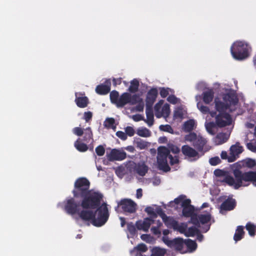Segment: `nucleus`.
Returning <instances> with one entry per match:
<instances>
[{
  "instance_id": "20e7f679",
  "label": "nucleus",
  "mask_w": 256,
  "mask_h": 256,
  "mask_svg": "<svg viewBox=\"0 0 256 256\" xmlns=\"http://www.w3.org/2000/svg\"><path fill=\"white\" fill-rule=\"evenodd\" d=\"M103 198L102 194L98 192H90L80 198V206L83 209L95 210L100 204Z\"/></svg>"
},
{
  "instance_id": "3c124183",
  "label": "nucleus",
  "mask_w": 256,
  "mask_h": 256,
  "mask_svg": "<svg viewBox=\"0 0 256 256\" xmlns=\"http://www.w3.org/2000/svg\"><path fill=\"white\" fill-rule=\"evenodd\" d=\"M136 226L132 222L128 223L127 228L130 234L134 235L136 234Z\"/></svg>"
},
{
  "instance_id": "58836bf2",
  "label": "nucleus",
  "mask_w": 256,
  "mask_h": 256,
  "mask_svg": "<svg viewBox=\"0 0 256 256\" xmlns=\"http://www.w3.org/2000/svg\"><path fill=\"white\" fill-rule=\"evenodd\" d=\"M198 233H199V230L198 227L191 226L187 228L184 236L187 237L194 236Z\"/></svg>"
},
{
  "instance_id": "052dcab7",
  "label": "nucleus",
  "mask_w": 256,
  "mask_h": 256,
  "mask_svg": "<svg viewBox=\"0 0 256 256\" xmlns=\"http://www.w3.org/2000/svg\"><path fill=\"white\" fill-rule=\"evenodd\" d=\"M92 117V113L90 112H84V119L86 120V122H88L90 120Z\"/></svg>"
},
{
  "instance_id": "c9c22d12",
  "label": "nucleus",
  "mask_w": 256,
  "mask_h": 256,
  "mask_svg": "<svg viewBox=\"0 0 256 256\" xmlns=\"http://www.w3.org/2000/svg\"><path fill=\"white\" fill-rule=\"evenodd\" d=\"M188 228V224L185 222H181L179 224L178 222L177 223V225L174 228V230H176L178 232L180 233L184 234L186 232V230Z\"/></svg>"
},
{
  "instance_id": "49530a36",
  "label": "nucleus",
  "mask_w": 256,
  "mask_h": 256,
  "mask_svg": "<svg viewBox=\"0 0 256 256\" xmlns=\"http://www.w3.org/2000/svg\"><path fill=\"white\" fill-rule=\"evenodd\" d=\"M198 136L194 132H190L189 134L185 136L184 140L186 141L192 142V143H194V142L196 140Z\"/></svg>"
},
{
  "instance_id": "ea45409f",
  "label": "nucleus",
  "mask_w": 256,
  "mask_h": 256,
  "mask_svg": "<svg viewBox=\"0 0 256 256\" xmlns=\"http://www.w3.org/2000/svg\"><path fill=\"white\" fill-rule=\"evenodd\" d=\"M246 228L248 231L250 236H254L255 235L256 226L254 224L248 222L246 226Z\"/></svg>"
},
{
  "instance_id": "cd10ccee",
  "label": "nucleus",
  "mask_w": 256,
  "mask_h": 256,
  "mask_svg": "<svg viewBox=\"0 0 256 256\" xmlns=\"http://www.w3.org/2000/svg\"><path fill=\"white\" fill-rule=\"evenodd\" d=\"M76 98L75 102L77 106L80 108H84L87 106L88 104V99L86 96L78 97V93H76Z\"/></svg>"
},
{
  "instance_id": "dca6fc26",
  "label": "nucleus",
  "mask_w": 256,
  "mask_h": 256,
  "mask_svg": "<svg viewBox=\"0 0 256 256\" xmlns=\"http://www.w3.org/2000/svg\"><path fill=\"white\" fill-rule=\"evenodd\" d=\"M111 81L110 79L106 80L104 84H100L96 86V92L100 95L108 94L110 90Z\"/></svg>"
},
{
  "instance_id": "774afa93",
  "label": "nucleus",
  "mask_w": 256,
  "mask_h": 256,
  "mask_svg": "<svg viewBox=\"0 0 256 256\" xmlns=\"http://www.w3.org/2000/svg\"><path fill=\"white\" fill-rule=\"evenodd\" d=\"M137 250L142 252H146L148 250L146 246L144 244H140L137 246Z\"/></svg>"
},
{
  "instance_id": "8fccbe9b",
  "label": "nucleus",
  "mask_w": 256,
  "mask_h": 256,
  "mask_svg": "<svg viewBox=\"0 0 256 256\" xmlns=\"http://www.w3.org/2000/svg\"><path fill=\"white\" fill-rule=\"evenodd\" d=\"M136 144V147L140 150L144 149L148 146V143L141 139L138 140Z\"/></svg>"
},
{
  "instance_id": "4be33fe9",
  "label": "nucleus",
  "mask_w": 256,
  "mask_h": 256,
  "mask_svg": "<svg viewBox=\"0 0 256 256\" xmlns=\"http://www.w3.org/2000/svg\"><path fill=\"white\" fill-rule=\"evenodd\" d=\"M223 100L228 104L230 106H236L238 104V98L233 93H227L223 96Z\"/></svg>"
},
{
  "instance_id": "4468645a",
  "label": "nucleus",
  "mask_w": 256,
  "mask_h": 256,
  "mask_svg": "<svg viewBox=\"0 0 256 256\" xmlns=\"http://www.w3.org/2000/svg\"><path fill=\"white\" fill-rule=\"evenodd\" d=\"M232 118L229 114H219L216 117V124L222 128L230 124Z\"/></svg>"
},
{
  "instance_id": "2eb2a0df",
  "label": "nucleus",
  "mask_w": 256,
  "mask_h": 256,
  "mask_svg": "<svg viewBox=\"0 0 256 256\" xmlns=\"http://www.w3.org/2000/svg\"><path fill=\"white\" fill-rule=\"evenodd\" d=\"M182 152L184 156L188 158H192L193 160H196L200 157L198 152L188 145L182 146Z\"/></svg>"
},
{
  "instance_id": "69168bd1",
  "label": "nucleus",
  "mask_w": 256,
  "mask_h": 256,
  "mask_svg": "<svg viewBox=\"0 0 256 256\" xmlns=\"http://www.w3.org/2000/svg\"><path fill=\"white\" fill-rule=\"evenodd\" d=\"M167 100L172 104H176L178 102V98L174 95H170L167 98Z\"/></svg>"
},
{
  "instance_id": "f03ea898",
  "label": "nucleus",
  "mask_w": 256,
  "mask_h": 256,
  "mask_svg": "<svg viewBox=\"0 0 256 256\" xmlns=\"http://www.w3.org/2000/svg\"><path fill=\"white\" fill-rule=\"evenodd\" d=\"M110 98L111 102L118 108H122L128 104L132 106L136 104L141 100V98L137 94L132 95L125 92L120 95L119 92L115 90L110 92Z\"/></svg>"
},
{
  "instance_id": "9d476101",
  "label": "nucleus",
  "mask_w": 256,
  "mask_h": 256,
  "mask_svg": "<svg viewBox=\"0 0 256 256\" xmlns=\"http://www.w3.org/2000/svg\"><path fill=\"white\" fill-rule=\"evenodd\" d=\"M162 240L169 248L180 252L182 250L184 245V240L180 237L170 240L168 236H163Z\"/></svg>"
},
{
  "instance_id": "6e6552de",
  "label": "nucleus",
  "mask_w": 256,
  "mask_h": 256,
  "mask_svg": "<svg viewBox=\"0 0 256 256\" xmlns=\"http://www.w3.org/2000/svg\"><path fill=\"white\" fill-rule=\"evenodd\" d=\"M230 52L234 58L237 60H244L248 56V44L241 41L234 42L231 46Z\"/></svg>"
},
{
  "instance_id": "79ce46f5",
  "label": "nucleus",
  "mask_w": 256,
  "mask_h": 256,
  "mask_svg": "<svg viewBox=\"0 0 256 256\" xmlns=\"http://www.w3.org/2000/svg\"><path fill=\"white\" fill-rule=\"evenodd\" d=\"M178 221L173 218L168 217L164 222L165 224L169 228H172L173 230L177 225Z\"/></svg>"
},
{
  "instance_id": "e433bc0d",
  "label": "nucleus",
  "mask_w": 256,
  "mask_h": 256,
  "mask_svg": "<svg viewBox=\"0 0 256 256\" xmlns=\"http://www.w3.org/2000/svg\"><path fill=\"white\" fill-rule=\"evenodd\" d=\"M139 82L136 79H134L130 82V85L128 88V91L131 93L136 92L139 87Z\"/></svg>"
},
{
  "instance_id": "c03bdc74",
  "label": "nucleus",
  "mask_w": 256,
  "mask_h": 256,
  "mask_svg": "<svg viewBox=\"0 0 256 256\" xmlns=\"http://www.w3.org/2000/svg\"><path fill=\"white\" fill-rule=\"evenodd\" d=\"M216 126V124L214 122H210L206 124V128L207 132L212 135H214L215 134L214 129Z\"/></svg>"
},
{
  "instance_id": "423d86ee",
  "label": "nucleus",
  "mask_w": 256,
  "mask_h": 256,
  "mask_svg": "<svg viewBox=\"0 0 256 256\" xmlns=\"http://www.w3.org/2000/svg\"><path fill=\"white\" fill-rule=\"evenodd\" d=\"M212 218L210 214H194L190 220L191 223L198 228H200L202 232H206L210 228V224H209Z\"/></svg>"
},
{
  "instance_id": "37998d69",
  "label": "nucleus",
  "mask_w": 256,
  "mask_h": 256,
  "mask_svg": "<svg viewBox=\"0 0 256 256\" xmlns=\"http://www.w3.org/2000/svg\"><path fill=\"white\" fill-rule=\"evenodd\" d=\"M114 123L115 120L114 118H107L104 122V127L108 128H115Z\"/></svg>"
},
{
  "instance_id": "f8f14e48",
  "label": "nucleus",
  "mask_w": 256,
  "mask_h": 256,
  "mask_svg": "<svg viewBox=\"0 0 256 256\" xmlns=\"http://www.w3.org/2000/svg\"><path fill=\"white\" fill-rule=\"evenodd\" d=\"M108 159L111 162L122 160L126 158V154L123 150L112 149L109 154H106Z\"/></svg>"
},
{
  "instance_id": "09e8293b",
  "label": "nucleus",
  "mask_w": 256,
  "mask_h": 256,
  "mask_svg": "<svg viewBox=\"0 0 256 256\" xmlns=\"http://www.w3.org/2000/svg\"><path fill=\"white\" fill-rule=\"evenodd\" d=\"M159 128L161 131L168 132L170 134H174V130L169 124L160 125Z\"/></svg>"
},
{
  "instance_id": "a19ab883",
  "label": "nucleus",
  "mask_w": 256,
  "mask_h": 256,
  "mask_svg": "<svg viewBox=\"0 0 256 256\" xmlns=\"http://www.w3.org/2000/svg\"><path fill=\"white\" fill-rule=\"evenodd\" d=\"M166 254V249L156 247L152 249V255L155 256H164Z\"/></svg>"
},
{
  "instance_id": "7ed1b4c3",
  "label": "nucleus",
  "mask_w": 256,
  "mask_h": 256,
  "mask_svg": "<svg viewBox=\"0 0 256 256\" xmlns=\"http://www.w3.org/2000/svg\"><path fill=\"white\" fill-rule=\"evenodd\" d=\"M168 158L170 159V163L171 166L179 162L178 156H175L173 157L170 154L169 148L165 146H160L158 148L157 162L158 168L164 172H168L170 170V168L168 163Z\"/></svg>"
},
{
  "instance_id": "412c9836",
  "label": "nucleus",
  "mask_w": 256,
  "mask_h": 256,
  "mask_svg": "<svg viewBox=\"0 0 256 256\" xmlns=\"http://www.w3.org/2000/svg\"><path fill=\"white\" fill-rule=\"evenodd\" d=\"M214 103L215 108L219 114H228L226 112V110L230 109V104L216 99L215 100Z\"/></svg>"
},
{
  "instance_id": "f3484780",
  "label": "nucleus",
  "mask_w": 256,
  "mask_h": 256,
  "mask_svg": "<svg viewBox=\"0 0 256 256\" xmlns=\"http://www.w3.org/2000/svg\"><path fill=\"white\" fill-rule=\"evenodd\" d=\"M154 222V220L150 218H146L143 221L140 220L136 222V226L138 230H142L144 232H148L150 226Z\"/></svg>"
},
{
  "instance_id": "ddd939ff",
  "label": "nucleus",
  "mask_w": 256,
  "mask_h": 256,
  "mask_svg": "<svg viewBox=\"0 0 256 256\" xmlns=\"http://www.w3.org/2000/svg\"><path fill=\"white\" fill-rule=\"evenodd\" d=\"M243 150L242 146H240V144L238 142H236L235 144L232 145L230 149V156H228V162H234L238 158V155Z\"/></svg>"
},
{
  "instance_id": "a18cd8bd",
  "label": "nucleus",
  "mask_w": 256,
  "mask_h": 256,
  "mask_svg": "<svg viewBox=\"0 0 256 256\" xmlns=\"http://www.w3.org/2000/svg\"><path fill=\"white\" fill-rule=\"evenodd\" d=\"M198 109L204 114H207L210 112V108L208 106H204L202 102H198L197 104Z\"/></svg>"
},
{
  "instance_id": "bf43d9fd",
  "label": "nucleus",
  "mask_w": 256,
  "mask_h": 256,
  "mask_svg": "<svg viewBox=\"0 0 256 256\" xmlns=\"http://www.w3.org/2000/svg\"><path fill=\"white\" fill-rule=\"evenodd\" d=\"M162 225V224L160 222V220H158V226H157V227L153 226L152 228L151 231L155 235L160 234L161 232H160V230H159L158 226H160Z\"/></svg>"
},
{
  "instance_id": "72a5a7b5",
  "label": "nucleus",
  "mask_w": 256,
  "mask_h": 256,
  "mask_svg": "<svg viewBox=\"0 0 256 256\" xmlns=\"http://www.w3.org/2000/svg\"><path fill=\"white\" fill-rule=\"evenodd\" d=\"M76 149L80 152H86L88 149L87 145L80 141V138L78 139L74 144Z\"/></svg>"
},
{
  "instance_id": "338daca9",
  "label": "nucleus",
  "mask_w": 256,
  "mask_h": 256,
  "mask_svg": "<svg viewBox=\"0 0 256 256\" xmlns=\"http://www.w3.org/2000/svg\"><path fill=\"white\" fill-rule=\"evenodd\" d=\"M190 204H191V200L189 198H188V199L182 200L181 206L182 208H186V207H188L190 206H192V205H191Z\"/></svg>"
},
{
  "instance_id": "5701e85b",
  "label": "nucleus",
  "mask_w": 256,
  "mask_h": 256,
  "mask_svg": "<svg viewBox=\"0 0 256 256\" xmlns=\"http://www.w3.org/2000/svg\"><path fill=\"white\" fill-rule=\"evenodd\" d=\"M206 142L207 141L206 138H204L201 136L198 135L196 140L194 142V143H192V146L198 152H202Z\"/></svg>"
},
{
  "instance_id": "f257e3e1",
  "label": "nucleus",
  "mask_w": 256,
  "mask_h": 256,
  "mask_svg": "<svg viewBox=\"0 0 256 256\" xmlns=\"http://www.w3.org/2000/svg\"><path fill=\"white\" fill-rule=\"evenodd\" d=\"M234 178L228 175L222 182L228 186H233L236 190L242 186H247L250 182L256 186V171L242 172L238 168H236L232 172Z\"/></svg>"
},
{
  "instance_id": "f704fd0d",
  "label": "nucleus",
  "mask_w": 256,
  "mask_h": 256,
  "mask_svg": "<svg viewBox=\"0 0 256 256\" xmlns=\"http://www.w3.org/2000/svg\"><path fill=\"white\" fill-rule=\"evenodd\" d=\"M184 244L187 246L188 249L190 252H193L197 248V244L196 242L191 239H187L184 240Z\"/></svg>"
},
{
  "instance_id": "9b49d317",
  "label": "nucleus",
  "mask_w": 256,
  "mask_h": 256,
  "mask_svg": "<svg viewBox=\"0 0 256 256\" xmlns=\"http://www.w3.org/2000/svg\"><path fill=\"white\" fill-rule=\"evenodd\" d=\"M80 206V202H76L74 198H71L66 200L64 209L68 214L72 215L79 212Z\"/></svg>"
},
{
  "instance_id": "4d7b16f0",
  "label": "nucleus",
  "mask_w": 256,
  "mask_h": 256,
  "mask_svg": "<svg viewBox=\"0 0 256 256\" xmlns=\"http://www.w3.org/2000/svg\"><path fill=\"white\" fill-rule=\"evenodd\" d=\"M138 104L135 108V110L137 112H142L144 108V104L142 101V99L141 98V100L140 102H136Z\"/></svg>"
},
{
  "instance_id": "39448f33",
  "label": "nucleus",
  "mask_w": 256,
  "mask_h": 256,
  "mask_svg": "<svg viewBox=\"0 0 256 256\" xmlns=\"http://www.w3.org/2000/svg\"><path fill=\"white\" fill-rule=\"evenodd\" d=\"M96 209L94 212V218L92 224L98 227L102 226L106 222L110 216L108 205L106 202H103Z\"/></svg>"
},
{
  "instance_id": "0eeeda50",
  "label": "nucleus",
  "mask_w": 256,
  "mask_h": 256,
  "mask_svg": "<svg viewBox=\"0 0 256 256\" xmlns=\"http://www.w3.org/2000/svg\"><path fill=\"white\" fill-rule=\"evenodd\" d=\"M90 182L86 178H78L74 184V188L72 194L74 198H80L85 196L90 190Z\"/></svg>"
},
{
  "instance_id": "a878e982",
  "label": "nucleus",
  "mask_w": 256,
  "mask_h": 256,
  "mask_svg": "<svg viewBox=\"0 0 256 256\" xmlns=\"http://www.w3.org/2000/svg\"><path fill=\"white\" fill-rule=\"evenodd\" d=\"M136 172L140 176H144L148 172V168L144 163H138L134 168Z\"/></svg>"
},
{
  "instance_id": "473e14b6",
  "label": "nucleus",
  "mask_w": 256,
  "mask_h": 256,
  "mask_svg": "<svg viewBox=\"0 0 256 256\" xmlns=\"http://www.w3.org/2000/svg\"><path fill=\"white\" fill-rule=\"evenodd\" d=\"M194 120H190L184 122L182 129L184 132H192L194 128Z\"/></svg>"
},
{
  "instance_id": "6e6d98bb",
  "label": "nucleus",
  "mask_w": 256,
  "mask_h": 256,
  "mask_svg": "<svg viewBox=\"0 0 256 256\" xmlns=\"http://www.w3.org/2000/svg\"><path fill=\"white\" fill-rule=\"evenodd\" d=\"M125 132L126 136H132L134 134L135 131L134 128L130 126H128L125 128Z\"/></svg>"
},
{
  "instance_id": "a211bd4d",
  "label": "nucleus",
  "mask_w": 256,
  "mask_h": 256,
  "mask_svg": "<svg viewBox=\"0 0 256 256\" xmlns=\"http://www.w3.org/2000/svg\"><path fill=\"white\" fill-rule=\"evenodd\" d=\"M158 94V92L156 88H152L148 92L146 102V106H152L155 102Z\"/></svg>"
},
{
  "instance_id": "5fc2aeb1",
  "label": "nucleus",
  "mask_w": 256,
  "mask_h": 256,
  "mask_svg": "<svg viewBox=\"0 0 256 256\" xmlns=\"http://www.w3.org/2000/svg\"><path fill=\"white\" fill-rule=\"evenodd\" d=\"M96 152L98 156H102L105 152V149L102 145H100L96 148Z\"/></svg>"
},
{
  "instance_id": "1a4fd4ad",
  "label": "nucleus",
  "mask_w": 256,
  "mask_h": 256,
  "mask_svg": "<svg viewBox=\"0 0 256 256\" xmlns=\"http://www.w3.org/2000/svg\"><path fill=\"white\" fill-rule=\"evenodd\" d=\"M118 208H122L124 214H131L136 212L137 204L131 199L123 198L118 202V206L115 208V210H116Z\"/></svg>"
},
{
  "instance_id": "864d4df0",
  "label": "nucleus",
  "mask_w": 256,
  "mask_h": 256,
  "mask_svg": "<svg viewBox=\"0 0 256 256\" xmlns=\"http://www.w3.org/2000/svg\"><path fill=\"white\" fill-rule=\"evenodd\" d=\"M209 162L212 166H216L221 162V160L218 156H214L210 159Z\"/></svg>"
},
{
  "instance_id": "bb28decb",
  "label": "nucleus",
  "mask_w": 256,
  "mask_h": 256,
  "mask_svg": "<svg viewBox=\"0 0 256 256\" xmlns=\"http://www.w3.org/2000/svg\"><path fill=\"white\" fill-rule=\"evenodd\" d=\"M240 168L246 167L249 168H252L256 166V162L251 158H248L237 163Z\"/></svg>"
},
{
  "instance_id": "603ef678",
  "label": "nucleus",
  "mask_w": 256,
  "mask_h": 256,
  "mask_svg": "<svg viewBox=\"0 0 256 256\" xmlns=\"http://www.w3.org/2000/svg\"><path fill=\"white\" fill-rule=\"evenodd\" d=\"M160 94L162 98H165L168 95L170 88H160Z\"/></svg>"
},
{
  "instance_id": "0e129e2a",
  "label": "nucleus",
  "mask_w": 256,
  "mask_h": 256,
  "mask_svg": "<svg viewBox=\"0 0 256 256\" xmlns=\"http://www.w3.org/2000/svg\"><path fill=\"white\" fill-rule=\"evenodd\" d=\"M116 136L123 140H126L128 138L126 132H124L122 131L117 132H116Z\"/></svg>"
},
{
  "instance_id": "aec40b11",
  "label": "nucleus",
  "mask_w": 256,
  "mask_h": 256,
  "mask_svg": "<svg viewBox=\"0 0 256 256\" xmlns=\"http://www.w3.org/2000/svg\"><path fill=\"white\" fill-rule=\"evenodd\" d=\"M236 206V200L232 198H228L221 204L220 210L230 211L234 210Z\"/></svg>"
},
{
  "instance_id": "680f3d73",
  "label": "nucleus",
  "mask_w": 256,
  "mask_h": 256,
  "mask_svg": "<svg viewBox=\"0 0 256 256\" xmlns=\"http://www.w3.org/2000/svg\"><path fill=\"white\" fill-rule=\"evenodd\" d=\"M247 148L252 152H256V142H248L246 144Z\"/></svg>"
},
{
  "instance_id": "b1692460",
  "label": "nucleus",
  "mask_w": 256,
  "mask_h": 256,
  "mask_svg": "<svg viewBox=\"0 0 256 256\" xmlns=\"http://www.w3.org/2000/svg\"><path fill=\"white\" fill-rule=\"evenodd\" d=\"M146 120H144V121L149 126H151L153 125L154 122L152 106H146Z\"/></svg>"
},
{
  "instance_id": "c85d7f7f",
  "label": "nucleus",
  "mask_w": 256,
  "mask_h": 256,
  "mask_svg": "<svg viewBox=\"0 0 256 256\" xmlns=\"http://www.w3.org/2000/svg\"><path fill=\"white\" fill-rule=\"evenodd\" d=\"M244 230V226H237L235 234L234 236V240L236 242L240 241L244 238L245 234Z\"/></svg>"
},
{
  "instance_id": "6ab92c4d",
  "label": "nucleus",
  "mask_w": 256,
  "mask_h": 256,
  "mask_svg": "<svg viewBox=\"0 0 256 256\" xmlns=\"http://www.w3.org/2000/svg\"><path fill=\"white\" fill-rule=\"evenodd\" d=\"M80 218L84 221L88 222L92 220V222L94 220V215L92 210L83 209L81 211H79L78 213Z\"/></svg>"
},
{
  "instance_id": "c756f323",
  "label": "nucleus",
  "mask_w": 256,
  "mask_h": 256,
  "mask_svg": "<svg viewBox=\"0 0 256 256\" xmlns=\"http://www.w3.org/2000/svg\"><path fill=\"white\" fill-rule=\"evenodd\" d=\"M229 136L226 133L220 132L216 136L214 141L217 144H222L226 142Z\"/></svg>"
},
{
  "instance_id": "e2e57ef3",
  "label": "nucleus",
  "mask_w": 256,
  "mask_h": 256,
  "mask_svg": "<svg viewBox=\"0 0 256 256\" xmlns=\"http://www.w3.org/2000/svg\"><path fill=\"white\" fill-rule=\"evenodd\" d=\"M145 212L153 218H156L157 216L156 213L154 212V209L150 206L146 208L145 209Z\"/></svg>"
},
{
  "instance_id": "de8ad7c7",
  "label": "nucleus",
  "mask_w": 256,
  "mask_h": 256,
  "mask_svg": "<svg viewBox=\"0 0 256 256\" xmlns=\"http://www.w3.org/2000/svg\"><path fill=\"white\" fill-rule=\"evenodd\" d=\"M170 113V108L168 104H166L162 108V114H158V113H156V116L160 118L162 114H165L166 116H168Z\"/></svg>"
},
{
  "instance_id": "13d9d810",
  "label": "nucleus",
  "mask_w": 256,
  "mask_h": 256,
  "mask_svg": "<svg viewBox=\"0 0 256 256\" xmlns=\"http://www.w3.org/2000/svg\"><path fill=\"white\" fill-rule=\"evenodd\" d=\"M84 130L80 127H76L73 128V133L77 136H82L84 134Z\"/></svg>"
},
{
  "instance_id": "7c9ffc66",
  "label": "nucleus",
  "mask_w": 256,
  "mask_h": 256,
  "mask_svg": "<svg viewBox=\"0 0 256 256\" xmlns=\"http://www.w3.org/2000/svg\"><path fill=\"white\" fill-rule=\"evenodd\" d=\"M182 214L184 217H190V218L196 214L194 213V207L193 206L182 208Z\"/></svg>"
},
{
  "instance_id": "2f4dec72",
  "label": "nucleus",
  "mask_w": 256,
  "mask_h": 256,
  "mask_svg": "<svg viewBox=\"0 0 256 256\" xmlns=\"http://www.w3.org/2000/svg\"><path fill=\"white\" fill-rule=\"evenodd\" d=\"M82 140L88 143L90 140H92L93 134L90 127H88L84 130Z\"/></svg>"
},
{
  "instance_id": "4c0bfd02",
  "label": "nucleus",
  "mask_w": 256,
  "mask_h": 256,
  "mask_svg": "<svg viewBox=\"0 0 256 256\" xmlns=\"http://www.w3.org/2000/svg\"><path fill=\"white\" fill-rule=\"evenodd\" d=\"M136 134L142 137L147 138L151 135L150 131L146 128H142L138 129Z\"/></svg>"
},
{
  "instance_id": "393cba45",
  "label": "nucleus",
  "mask_w": 256,
  "mask_h": 256,
  "mask_svg": "<svg viewBox=\"0 0 256 256\" xmlns=\"http://www.w3.org/2000/svg\"><path fill=\"white\" fill-rule=\"evenodd\" d=\"M202 96L203 102L206 104H209L213 100L214 92L212 89H208V90L204 92Z\"/></svg>"
}]
</instances>
